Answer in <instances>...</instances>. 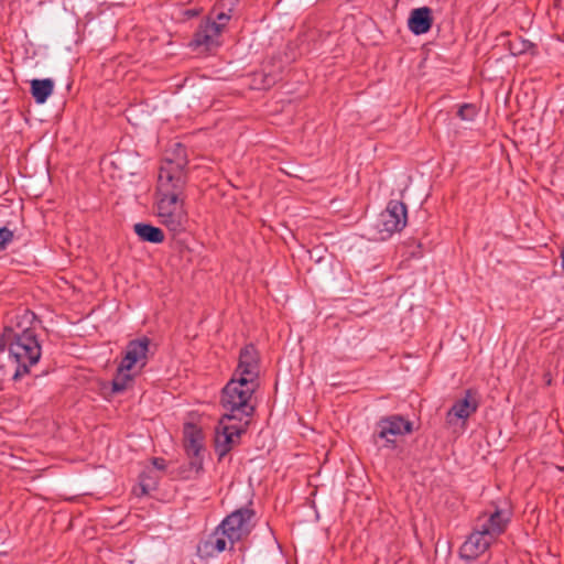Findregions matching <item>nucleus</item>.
I'll return each mask as SVG.
<instances>
[{
    "instance_id": "obj_1",
    "label": "nucleus",
    "mask_w": 564,
    "mask_h": 564,
    "mask_svg": "<svg viewBox=\"0 0 564 564\" xmlns=\"http://www.w3.org/2000/svg\"><path fill=\"white\" fill-rule=\"evenodd\" d=\"M37 316L29 308L20 307L9 317L0 335V352L8 350L13 364L12 380L18 381L30 373L42 356V346L37 338Z\"/></svg>"
},
{
    "instance_id": "obj_2",
    "label": "nucleus",
    "mask_w": 564,
    "mask_h": 564,
    "mask_svg": "<svg viewBox=\"0 0 564 564\" xmlns=\"http://www.w3.org/2000/svg\"><path fill=\"white\" fill-rule=\"evenodd\" d=\"M164 180L158 181L156 185V215L163 226L173 235H177L185 231L188 221L184 207V192L187 184L180 178L176 183H171V176H165Z\"/></svg>"
},
{
    "instance_id": "obj_3",
    "label": "nucleus",
    "mask_w": 564,
    "mask_h": 564,
    "mask_svg": "<svg viewBox=\"0 0 564 564\" xmlns=\"http://www.w3.org/2000/svg\"><path fill=\"white\" fill-rule=\"evenodd\" d=\"M258 382L232 377L221 390L220 404L226 419L248 421L256 411L252 397L258 389Z\"/></svg>"
},
{
    "instance_id": "obj_4",
    "label": "nucleus",
    "mask_w": 564,
    "mask_h": 564,
    "mask_svg": "<svg viewBox=\"0 0 564 564\" xmlns=\"http://www.w3.org/2000/svg\"><path fill=\"white\" fill-rule=\"evenodd\" d=\"M413 432V422L401 414H391L381 417L377 422V430L372 434L373 443L380 449L397 448L395 437L404 436Z\"/></svg>"
},
{
    "instance_id": "obj_5",
    "label": "nucleus",
    "mask_w": 564,
    "mask_h": 564,
    "mask_svg": "<svg viewBox=\"0 0 564 564\" xmlns=\"http://www.w3.org/2000/svg\"><path fill=\"white\" fill-rule=\"evenodd\" d=\"M254 511L250 508H240L228 514L218 525L226 532L229 541V551H235V544L247 538L254 527Z\"/></svg>"
},
{
    "instance_id": "obj_6",
    "label": "nucleus",
    "mask_w": 564,
    "mask_h": 564,
    "mask_svg": "<svg viewBox=\"0 0 564 564\" xmlns=\"http://www.w3.org/2000/svg\"><path fill=\"white\" fill-rule=\"evenodd\" d=\"M248 425V421L226 419L221 415L215 435V453L218 456V460H221L234 446L239 444L240 437L246 433Z\"/></svg>"
},
{
    "instance_id": "obj_7",
    "label": "nucleus",
    "mask_w": 564,
    "mask_h": 564,
    "mask_svg": "<svg viewBox=\"0 0 564 564\" xmlns=\"http://www.w3.org/2000/svg\"><path fill=\"white\" fill-rule=\"evenodd\" d=\"M408 221L406 205L403 202L392 199L386 209L380 213L376 228L381 234V239L391 237L394 232L401 231Z\"/></svg>"
},
{
    "instance_id": "obj_8",
    "label": "nucleus",
    "mask_w": 564,
    "mask_h": 564,
    "mask_svg": "<svg viewBox=\"0 0 564 564\" xmlns=\"http://www.w3.org/2000/svg\"><path fill=\"white\" fill-rule=\"evenodd\" d=\"M187 164L186 148L181 143H175L160 167L158 181H165V176H171V183H176V180L180 178L187 184Z\"/></svg>"
},
{
    "instance_id": "obj_9",
    "label": "nucleus",
    "mask_w": 564,
    "mask_h": 564,
    "mask_svg": "<svg viewBox=\"0 0 564 564\" xmlns=\"http://www.w3.org/2000/svg\"><path fill=\"white\" fill-rule=\"evenodd\" d=\"M184 448L188 457L189 470L196 474L203 470L204 434L194 423H185L183 427Z\"/></svg>"
},
{
    "instance_id": "obj_10",
    "label": "nucleus",
    "mask_w": 564,
    "mask_h": 564,
    "mask_svg": "<svg viewBox=\"0 0 564 564\" xmlns=\"http://www.w3.org/2000/svg\"><path fill=\"white\" fill-rule=\"evenodd\" d=\"M152 341L149 337L130 340L126 347L124 356L120 362V371H130L134 367L144 368L148 359Z\"/></svg>"
},
{
    "instance_id": "obj_11",
    "label": "nucleus",
    "mask_w": 564,
    "mask_h": 564,
    "mask_svg": "<svg viewBox=\"0 0 564 564\" xmlns=\"http://www.w3.org/2000/svg\"><path fill=\"white\" fill-rule=\"evenodd\" d=\"M260 373V356L257 348L252 345H246L239 354L238 366L234 372L235 378H242L258 382Z\"/></svg>"
},
{
    "instance_id": "obj_12",
    "label": "nucleus",
    "mask_w": 564,
    "mask_h": 564,
    "mask_svg": "<svg viewBox=\"0 0 564 564\" xmlns=\"http://www.w3.org/2000/svg\"><path fill=\"white\" fill-rule=\"evenodd\" d=\"M486 531H481L478 527L468 535L466 541L459 549V556L466 562H473L484 554L494 540L489 538Z\"/></svg>"
},
{
    "instance_id": "obj_13",
    "label": "nucleus",
    "mask_w": 564,
    "mask_h": 564,
    "mask_svg": "<svg viewBox=\"0 0 564 564\" xmlns=\"http://www.w3.org/2000/svg\"><path fill=\"white\" fill-rule=\"evenodd\" d=\"M220 36L221 32L212 23V20L204 19L195 31L189 45L194 48L203 47L205 51H212L221 45Z\"/></svg>"
},
{
    "instance_id": "obj_14",
    "label": "nucleus",
    "mask_w": 564,
    "mask_h": 564,
    "mask_svg": "<svg viewBox=\"0 0 564 564\" xmlns=\"http://www.w3.org/2000/svg\"><path fill=\"white\" fill-rule=\"evenodd\" d=\"M479 408V395L477 391L467 389L465 397L457 400L446 413V422L453 424L454 419L467 420Z\"/></svg>"
},
{
    "instance_id": "obj_15",
    "label": "nucleus",
    "mask_w": 564,
    "mask_h": 564,
    "mask_svg": "<svg viewBox=\"0 0 564 564\" xmlns=\"http://www.w3.org/2000/svg\"><path fill=\"white\" fill-rule=\"evenodd\" d=\"M479 521L481 523H479L477 527L481 531H486L485 533L495 541L497 536L506 531L510 521V513L506 510L496 509L488 517L485 514L484 517L479 518Z\"/></svg>"
},
{
    "instance_id": "obj_16",
    "label": "nucleus",
    "mask_w": 564,
    "mask_h": 564,
    "mask_svg": "<svg viewBox=\"0 0 564 564\" xmlns=\"http://www.w3.org/2000/svg\"><path fill=\"white\" fill-rule=\"evenodd\" d=\"M433 24L432 9L429 7H421L413 9L408 19L409 30L415 34L421 35L427 33Z\"/></svg>"
},
{
    "instance_id": "obj_17",
    "label": "nucleus",
    "mask_w": 564,
    "mask_h": 564,
    "mask_svg": "<svg viewBox=\"0 0 564 564\" xmlns=\"http://www.w3.org/2000/svg\"><path fill=\"white\" fill-rule=\"evenodd\" d=\"M229 541L226 532L220 529L219 525L208 535V538L202 543L199 550L204 552L205 556L213 557L226 550H229Z\"/></svg>"
},
{
    "instance_id": "obj_18",
    "label": "nucleus",
    "mask_w": 564,
    "mask_h": 564,
    "mask_svg": "<svg viewBox=\"0 0 564 564\" xmlns=\"http://www.w3.org/2000/svg\"><path fill=\"white\" fill-rule=\"evenodd\" d=\"M134 234L141 241L150 243H162L165 239L163 230L148 223H137L133 226Z\"/></svg>"
},
{
    "instance_id": "obj_19",
    "label": "nucleus",
    "mask_w": 564,
    "mask_h": 564,
    "mask_svg": "<svg viewBox=\"0 0 564 564\" xmlns=\"http://www.w3.org/2000/svg\"><path fill=\"white\" fill-rule=\"evenodd\" d=\"M54 82L51 78L31 80V94L36 104H44L52 95Z\"/></svg>"
},
{
    "instance_id": "obj_20",
    "label": "nucleus",
    "mask_w": 564,
    "mask_h": 564,
    "mask_svg": "<svg viewBox=\"0 0 564 564\" xmlns=\"http://www.w3.org/2000/svg\"><path fill=\"white\" fill-rule=\"evenodd\" d=\"M206 19L212 20V23L223 33L231 19V9L228 12H224L219 11L218 6H215Z\"/></svg>"
},
{
    "instance_id": "obj_21",
    "label": "nucleus",
    "mask_w": 564,
    "mask_h": 564,
    "mask_svg": "<svg viewBox=\"0 0 564 564\" xmlns=\"http://www.w3.org/2000/svg\"><path fill=\"white\" fill-rule=\"evenodd\" d=\"M132 380H133V376L131 373H129V371H120V366H118L117 373H116L115 378L112 379V383H111L112 392L113 393L123 392L128 388L129 382H131Z\"/></svg>"
},
{
    "instance_id": "obj_22",
    "label": "nucleus",
    "mask_w": 564,
    "mask_h": 564,
    "mask_svg": "<svg viewBox=\"0 0 564 564\" xmlns=\"http://www.w3.org/2000/svg\"><path fill=\"white\" fill-rule=\"evenodd\" d=\"M533 48H535V45L529 40L518 37L516 40L508 41V50L513 56L522 55Z\"/></svg>"
},
{
    "instance_id": "obj_23",
    "label": "nucleus",
    "mask_w": 564,
    "mask_h": 564,
    "mask_svg": "<svg viewBox=\"0 0 564 564\" xmlns=\"http://www.w3.org/2000/svg\"><path fill=\"white\" fill-rule=\"evenodd\" d=\"M478 109L474 104H464L459 107L457 116L462 120L471 121L476 118Z\"/></svg>"
},
{
    "instance_id": "obj_24",
    "label": "nucleus",
    "mask_w": 564,
    "mask_h": 564,
    "mask_svg": "<svg viewBox=\"0 0 564 564\" xmlns=\"http://www.w3.org/2000/svg\"><path fill=\"white\" fill-rule=\"evenodd\" d=\"M13 231L7 227L0 228V251L4 250L7 246L13 240Z\"/></svg>"
},
{
    "instance_id": "obj_25",
    "label": "nucleus",
    "mask_w": 564,
    "mask_h": 564,
    "mask_svg": "<svg viewBox=\"0 0 564 564\" xmlns=\"http://www.w3.org/2000/svg\"><path fill=\"white\" fill-rule=\"evenodd\" d=\"M261 88L268 89L275 84V77L267 74H262Z\"/></svg>"
},
{
    "instance_id": "obj_26",
    "label": "nucleus",
    "mask_w": 564,
    "mask_h": 564,
    "mask_svg": "<svg viewBox=\"0 0 564 564\" xmlns=\"http://www.w3.org/2000/svg\"><path fill=\"white\" fill-rule=\"evenodd\" d=\"M152 465L159 470H164L166 468V462L161 457L152 458Z\"/></svg>"
},
{
    "instance_id": "obj_27",
    "label": "nucleus",
    "mask_w": 564,
    "mask_h": 564,
    "mask_svg": "<svg viewBox=\"0 0 564 564\" xmlns=\"http://www.w3.org/2000/svg\"><path fill=\"white\" fill-rule=\"evenodd\" d=\"M198 14H199V10H197V9H187V10L184 11V15L187 19L197 17Z\"/></svg>"
},
{
    "instance_id": "obj_28",
    "label": "nucleus",
    "mask_w": 564,
    "mask_h": 564,
    "mask_svg": "<svg viewBox=\"0 0 564 564\" xmlns=\"http://www.w3.org/2000/svg\"><path fill=\"white\" fill-rule=\"evenodd\" d=\"M140 487H141L142 494H144V495L149 494V486L144 482V480H141Z\"/></svg>"
}]
</instances>
